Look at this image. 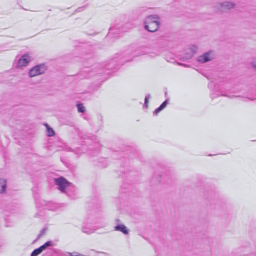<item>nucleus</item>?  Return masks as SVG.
Listing matches in <instances>:
<instances>
[{"instance_id":"nucleus-2","label":"nucleus","mask_w":256,"mask_h":256,"mask_svg":"<svg viewBox=\"0 0 256 256\" xmlns=\"http://www.w3.org/2000/svg\"><path fill=\"white\" fill-rule=\"evenodd\" d=\"M47 68L44 64H38L32 68L28 72L30 77L32 78L44 74Z\"/></svg>"},{"instance_id":"nucleus-23","label":"nucleus","mask_w":256,"mask_h":256,"mask_svg":"<svg viewBox=\"0 0 256 256\" xmlns=\"http://www.w3.org/2000/svg\"><path fill=\"white\" fill-rule=\"evenodd\" d=\"M45 126H46V130H48V128H50V127L48 125V124H45Z\"/></svg>"},{"instance_id":"nucleus-5","label":"nucleus","mask_w":256,"mask_h":256,"mask_svg":"<svg viewBox=\"0 0 256 256\" xmlns=\"http://www.w3.org/2000/svg\"><path fill=\"white\" fill-rule=\"evenodd\" d=\"M214 58V52L210 50L199 56L197 57L196 60L198 62L203 64L212 60Z\"/></svg>"},{"instance_id":"nucleus-25","label":"nucleus","mask_w":256,"mask_h":256,"mask_svg":"<svg viewBox=\"0 0 256 256\" xmlns=\"http://www.w3.org/2000/svg\"><path fill=\"white\" fill-rule=\"evenodd\" d=\"M116 222H120V220L118 219L116 220Z\"/></svg>"},{"instance_id":"nucleus-13","label":"nucleus","mask_w":256,"mask_h":256,"mask_svg":"<svg viewBox=\"0 0 256 256\" xmlns=\"http://www.w3.org/2000/svg\"><path fill=\"white\" fill-rule=\"evenodd\" d=\"M78 110V112H84L85 111V108L82 104H77Z\"/></svg>"},{"instance_id":"nucleus-3","label":"nucleus","mask_w":256,"mask_h":256,"mask_svg":"<svg viewBox=\"0 0 256 256\" xmlns=\"http://www.w3.org/2000/svg\"><path fill=\"white\" fill-rule=\"evenodd\" d=\"M54 181L56 184L58 186V189L62 192L66 193V190L71 184L63 177L56 178Z\"/></svg>"},{"instance_id":"nucleus-22","label":"nucleus","mask_w":256,"mask_h":256,"mask_svg":"<svg viewBox=\"0 0 256 256\" xmlns=\"http://www.w3.org/2000/svg\"><path fill=\"white\" fill-rule=\"evenodd\" d=\"M145 98H148V99L150 98V94H148L146 96Z\"/></svg>"},{"instance_id":"nucleus-16","label":"nucleus","mask_w":256,"mask_h":256,"mask_svg":"<svg viewBox=\"0 0 256 256\" xmlns=\"http://www.w3.org/2000/svg\"><path fill=\"white\" fill-rule=\"evenodd\" d=\"M168 100H166L165 101H164L162 104L160 106V108L162 109V110L166 106H167V104H168Z\"/></svg>"},{"instance_id":"nucleus-15","label":"nucleus","mask_w":256,"mask_h":256,"mask_svg":"<svg viewBox=\"0 0 256 256\" xmlns=\"http://www.w3.org/2000/svg\"><path fill=\"white\" fill-rule=\"evenodd\" d=\"M42 252L40 251L39 249L36 248L35 249L31 254L30 256H38L39 254H40Z\"/></svg>"},{"instance_id":"nucleus-10","label":"nucleus","mask_w":256,"mask_h":256,"mask_svg":"<svg viewBox=\"0 0 256 256\" xmlns=\"http://www.w3.org/2000/svg\"><path fill=\"white\" fill-rule=\"evenodd\" d=\"M6 188V181L5 179H0V193L4 192Z\"/></svg>"},{"instance_id":"nucleus-7","label":"nucleus","mask_w":256,"mask_h":256,"mask_svg":"<svg viewBox=\"0 0 256 256\" xmlns=\"http://www.w3.org/2000/svg\"><path fill=\"white\" fill-rule=\"evenodd\" d=\"M160 22L144 24V28L150 32H154L159 28Z\"/></svg>"},{"instance_id":"nucleus-18","label":"nucleus","mask_w":256,"mask_h":256,"mask_svg":"<svg viewBox=\"0 0 256 256\" xmlns=\"http://www.w3.org/2000/svg\"><path fill=\"white\" fill-rule=\"evenodd\" d=\"M161 110H162V109L160 108V106L158 108H156L154 111V114H158Z\"/></svg>"},{"instance_id":"nucleus-6","label":"nucleus","mask_w":256,"mask_h":256,"mask_svg":"<svg viewBox=\"0 0 256 256\" xmlns=\"http://www.w3.org/2000/svg\"><path fill=\"white\" fill-rule=\"evenodd\" d=\"M30 60V58L28 54L22 56L18 60L16 67L21 68L26 66Z\"/></svg>"},{"instance_id":"nucleus-17","label":"nucleus","mask_w":256,"mask_h":256,"mask_svg":"<svg viewBox=\"0 0 256 256\" xmlns=\"http://www.w3.org/2000/svg\"><path fill=\"white\" fill-rule=\"evenodd\" d=\"M140 48L142 50V51L138 53V55H142L146 54V52L144 50V48L141 47Z\"/></svg>"},{"instance_id":"nucleus-9","label":"nucleus","mask_w":256,"mask_h":256,"mask_svg":"<svg viewBox=\"0 0 256 256\" xmlns=\"http://www.w3.org/2000/svg\"><path fill=\"white\" fill-rule=\"evenodd\" d=\"M160 18L156 14L150 15L148 16L144 21V24L160 22Z\"/></svg>"},{"instance_id":"nucleus-11","label":"nucleus","mask_w":256,"mask_h":256,"mask_svg":"<svg viewBox=\"0 0 256 256\" xmlns=\"http://www.w3.org/2000/svg\"><path fill=\"white\" fill-rule=\"evenodd\" d=\"M53 243L52 241H48L46 242L45 244H44L43 245L41 246L40 247H39L38 248L39 249L40 251L42 252L43 250H46L47 248L52 246Z\"/></svg>"},{"instance_id":"nucleus-12","label":"nucleus","mask_w":256,"mask_h":256,"mask_svg":"<svg viewBox=\"0 0 256 256\" xmlns=\"http://www.w3.org/2000/svg\"><path fill=\"white\" fill-rule=\"evenodd\" d=\"M227 96V97L230 98L236 96H228V95L225 94H215V93H212L210 94V97L212 99L215 98L217 96ZM237 96L238 97L239 96Z\"/></svg>"},{"instance_id":"nucleus-14","label":"nucleus","mask_w":256,"mask_h":256,"mask_svg":"<svg viewBox=\"0 0 256 256\" xmlns=\"http://www.w3.org/2000/svg\"><path fill=\"white\" fill-rule=\"evenodd\" d=\"M47 130V135L48 136H54L55 134L54 130L52 128H48Z\"/></svg>"},{"instance_id":"nucleus-24","label":"nucleus","mask_w":256,"mask_h":256,"mask_svg":"<svg viewBox=\"0 0 256 256\" xmlns=\"http://www.w3.org/2000/svg\"><path fill=\"white\" fill-rule=\"evenodd\" d=\"M45 126H46V130H48V128H50V127L48 125V124H45Z\"/></svg>"},{"instance_id":"nucleus-1","label":"nucleus","mask_w":256,"mask_h":256,"mask_svg":"<svg viewBox=\"0 0 256 256\" xmlns=\"http://www.w3.org/2000/svg\"><path fill=\"white\" fill-rule=\"evenodd\" d=\"M236 6V4L230 1H224L217 3L214 6L215 10L221 13L227 12Z\"/></svg>"},{"instance_id":"nucleus-20","label":"nucleus","mask_w":256,"mask_h":256,"mask_svg":"<svg viewBox=\"0 0 256 256\" xmlns=\"http://www.w3.org/2000/svg\"><path fill=\"white\" fill-rule=\"evenodd\" d=\"M251 64L254 69H256V59L252 62Z\"/></svg>"},{"instance_id":"nucleus-26","label":"nucleus","mask_w":256,"mask_h":256,"mask_svg":"<svg viewBox=\"0 0 256 256\" xmlns=\"http://www.w3.org/2000/svg\"><path fill=\"white\" fill-rule=\"evenodd\" d=\"M178 64L180 65V66H185V64H180V63H178Z\"/></svg>"},{"instance_id":"nucleus-19","label":"nucleus","mask_w":256,"mask_h":256,"mask_svg":"<svg viewBox=\"0 0 256 256\" xmlns=\"http://www.w3.org/2000/svg\"><path fill=\"white\" fill-rule=\"evenodd\" d=\"M148 98H144V106H146V108H148Z\"/></svg>"},{"instance_id":"nucleus-8","label":"nucleus","mask_w":256,"mask_h":256,"mask_svg":"<svg viewBox=\"0 0 256 256\" xmlns=\"http://www.w3.org/2000/svg\"><path fill=\"white\" fill-rule=\"evenodd\" d=\"M114 230L120 232L124 234H128L129 233L128 229L122 224H116L114 228Z\"/></svg>"},{"instance_id":"nucleus-21","label":"nucleus","mask_w":256,"mask_h":256,"mask_svg":"<svg viewBox=\"0 0 256 256\" xmlns=\"http://www.w3.org/2000/svg\"><path fill=\"white\" fill-rule=\"evenodd\" d=\"M82 232H84L86 233V234H92L94 232V231L92 230H90L86 231L84 230V228H82Z\"/></svg>"},{"instance_id":"nucleus-4","label":"nucleus","mask_w":256,"mask_h":256,"mask_svg":"<svg viewBox=\"0 0 256 256\" xmlns=\"http://www.w3.org/2000/svg\"><path fill=\"white\" fill-rule=\"evenodd\" d=\"M198 47L195 45L189 46L185 50L184 54L181 57V59L184 60H186L190 59L193 56L196 52Z\"/></svg>"}]
</instances>
